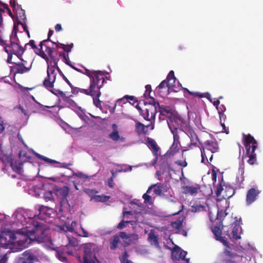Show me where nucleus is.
Masks as SVG:
<instances>
[{
	"mask_svg": "<svg viewBox=\"0 0 263 263\" xmlns=\"http://www.w3.org/2000/svg\"><path fill=\"white\" fill-rule=\"evenodd\" d=\"M22 230H19L16 233L19 235H24V238L16 240L17 237L15 234L11 232L5 234L4 236L0 235V247L4 248L15 249V251H22L27 247V240L29 236L28 233H26Z\"/></svg>",
	"mask_w": 263,
	"mask_h": 263,
	"instance_id": "obj_1",
	"label": "nucleus"
},
{
	"mask_svg": "<svg viewBox=\"0 0 263 263\" xmlns=\"http://www.w3.org/2000/svg\"><path fill=\"white\" fill-rule=\"evenodd\" d=\"M222 242L225 246L223 252L219 256L220 263H247L248 259L246 257L235 254L232 252V249L226 238L223 237H219L217 238Z\"/></svg>",
	"mask_w": 263,
	"mask_h": 263,
	"instance_id": "obj_2",
	"label": "nucleus"
},
{
	"mask_svg": "<svg viewBox=\"0 0 263 263\" xmlns=\"http://www.w3.org/2000/svg\"><path fill=\"white\" fill-rule=\"evenodd\" d=\"M57 70L60 75L63 78L65 82L71 87V83L69 82L68 79L64 74L61 69L58 66V63L52 64L47 66V77L45 78L43 82V86L47 90L50 91L52 93H54L52 90L54 87V83L55 81L57 78V73L55 70Z\"/></svg>",
	"mask_w": 263,
	"mask_h": 263,
	"instance_id": "obj_3",
	"label": "nucleus"
},
{
	"mask_svg": "<svg viewBox=\"0 0 263 263\" xmlns=\"http://www.w3.org/2000/svg\"><path fill=\"white\" fill-rule=\"evenodd\" d=\"M243 144L246 149V153L242 156V159L248 158L247 162L250 165L256 163V154L255 151L257 147V143L254 138L250 134H243Z\"/></svg>",
	"mask_w": 263,
	"mask_h": 263,
	"instance_id": "obj_4",
	"label": "nucleus"
},
{
	"mask_svg": "<svg viewBox=\"0 0 263 263\" xmlns=\"http://www.w3.org/2000/svg\"><path fill=\"white\" fill-rule=\"evenodd\" d=\"M51 42L52 44L51 47L44 44L45 50H43L42 52V58L46 61L47 66L52 64L55 65V64L58 63L59 61V59L55 55L57 54L58 49L60 48V43L52 41Z\"/></svg>",
	"mask_w": 263,
	"mask_h": 263,
	"instance_id": "obj_5",
	"label": "nucleus"
},
{
	"mask_svg": "<svg viewBox=\"0 0 263 263\" xmlns=\"http://www.w3.org/2000/svg\"><path fill=\"white\" fill-rule=\"evenodd\" d=\"M144 104L145 108L143 109L138 105L136 106L140 111V115L147 121L154 120L157 113V105H159V103L155 101L154 98H150L148 103L144 102Z\"/></svg>",
	"mask_w": 263,
	"mask_h": 263,
	"instance_id": "obj_6",
	"label": "nucleus"
},
{
	"mask_svg": "<svg viewBox=\"0 0 263 263\" xmlns=\"http://www.w3.org/2000/svg\"><path fill=\"white\" fill-rule=\"evenodd\" d=\"M167 122L173 137L180 136L179 134L184 131L189 124L180 117L170 118Z\"/></svg>",
	"mask_w": 263,
	"mask_h": 263,
	"instance_id": "obj_7",
	"label": "nucleus"
},
{
	"mask_svg": "<svg viewBox=\"0 0 263 263\" xmlns=\"http://www.w3.org/2000/svg\"><path fill=\"white\" fill-rule=\"evenodd\" d=\"M82 73L86 75L90 79V85L89 88L99 85V84H104L107 77L105 72L100 70H93L85 69V72Z\"/></svg>",
	"mask_w": 263,
	"mask_h": 263,
	"instance_id": "obj_8",
	"label": "nucleus"
},
{
	"mask_svg": "<svg viewBox=\"0 0 263 263\" xmlns=\"http://www.w3.org/2000/svg\"><path fill=\"white\" fill-rule=\"evenodd\" d=\"M5 46L4 49L8 54H14L20 59L22 60V57L25 48L20 45V41L18 42H10L9 44H6L4 41Z\"/></svg>",
	"mask_w": 263,
	"mask_h": 263,
	"instance_id": "obj_9",
	"label": "nucleus"
},
{
	"mask_svg": "<svg viewBox=\"0 0 263 263\" xmlns=\"http://www.w3.org/2000/svg\"><path fill=\"white\" fill-rule=\"evenodd\" d=\"M103 85V84H99V85L93 87L92 88H88V90H82L84 92V94L92 97L94 105L97 107L100 108L102 107L101 101L99 99V98L101 95L100 89L102 88Z\"/></svg>",
	"mask_w": 263,
	"mask_h": 263,
	"instance_id": "obj_10",
	"label": "nucleus"
},
{
	"mask_svg": "<svg viewBox=\"0 0 263 263\" xmlns=\"http://www.w3.org/2000/svg\"><path fill=\"white\" fill-rule=\"evenodd\" d=\"M200 149L203 148L204 152L210 151L212 154L219 151V147L216 140L214 138L206 140L204 143L200 142Z\"/></svg>",
	"mask_w": 263,
	"mask_h": 263,
	"instance_id": "obj_11",
	"label": "nucleus"
},
{
	"mask_svg": "<svg viewBox=\"0 0 263 263\" xmlns=\"http://www.w3.org/2000/svg\"><path fill=\"white\" fill-rule=\"evenodd\" d=\"M187 252L182 250L179 247L175 245L172 251V258L174 261H179L180 259L185 261L186 263H189L190 258L185 257Z\"/></svg>",
	"mask_w": 263,
	"mask_h": 263,
	"instance_id": "obj_12",
	"label": "nucleus"
},
{
	"mask_svg": "<svg viewBox=\"0 0 263 263\" xmlns=\"http://www.w3.org/2000/svg\"><path fill=\"white\" fill-rule=\"evenodd\" d=\"M259 193L260 191L257 189L252 187L249 189L246 195L247 205H249L256 201Z\"/></svg>",
	"mask_w": 263,
	"mask_h": 263,
	"instance_id": "obj_13",
	"label": "nucleus"
},
{
	"mask_svg": "<svg viewBox=\"0 0 263 263\" xmlns=\"http://www.w3.org/2000/svg\"><path fill=\"white\" fill-rule=\"evenodd\" d=\"M31 68V64L29 66L24 65L23 62L15 63V65L11 67V70L14 71L15 75L17 73L23 74L28 72Z\"/></svg>",
	"mask_w": 263,
	"mask_h": 263,
	"instance_id": "obj_14",
	"label": "nucleus"
},
{
	"mask_svg": "<svg viewBox=\"0 0 263 263\" xmlns=\"http://www.w3.org/2000/svg\"><path fill=\"white\" fill-rule=\"evenodd\" d=\"M173 143L166 153L168 156H174L176 154L178 153L180 150V136L173 137Z\"/></svg>",
	"mask_w": 263,
	"mask_h": 263,
	"instance_id": "obj_15",
	"label": "nucleus"
},
{
	"mask_svg": "<svg viewBox=\"0 0 263 263\" xmlns=\"http://www.w3.org/2000/svg\"><path fill=\"white\" fill-rule=\"evenodd\" d=\"M39 261L37 257L33 253L25 251L23 256L21 257L18 263H35Z\"/></svg>",
	"mask_w": 263,
	"mask_h": 263,
	"instance_id": "obj_16",
	"label": "nucleus"
},
{
	"mask_svg": "<svg viewBox=\"0 0 263 263\" xmlns=\"http://www.w3.org/2000/svg\"><path fill=\"white\" fill-rule=\"evenodd\" d=\"M48 42V40H44L41 41L40 43V48L37 47L35 43V41L33 40H30L29 42L25 45L26 47L28 45H30L33 49L34 52L42 58V52L43 51V47L44 43Z\"/></svg>",
	"mask_w": 263,
	"mask_h": 263,
	"instance_id": "obj_17",
	"label": "nucleus"
},
{
	"mask_svg": "<svg viewBox=\"0 0 263 263\" xmlns=\"http://www.w3.org/2000/svg\"><path fill=\"white\" fill-rule=\"evenodd\" d=\"M200 187L199 185L196 186H184L182 187V193L192 196L196 195Z\"/></svg>",
	"mask_w": 263,
	"mask_h": 263,
	"instance_id": "obj_18",
	"label": "nucleus"
},
{
	"mask_svg": "<svg viewBox=\"0 0 263 263\" xmlns=\"http://www.w3.org/2000/svg\"><path fill=\"white\" fill-rule=\"evenodd\" d=\"M146 141L148 147L152 151L153 155H156L157 153H158L160 151V147L158 146L156 141L149 137L146 138Z\"/></svg>",
	"mask_w": 263,
	"mask_h": 263,
	"instance_id": "obj_19",
	"label": "nucleus"
},
{
	"mask_svg": "<svg viewBox=\"0 0 263 263\" xmlns=\"http://www.w3.org/2000/svg\"><path fill=\"white\" fill-rule=\"evenodd\" d=\"M6 165H9L12 169L16 173L20 172L21 167L20 165H17L16 160L10 157H7L6 160L4 161Z\"/></svg>",
	"mask_w": 263,
	"mask_h": 263,
	"instance_id": "obj_20",
	"label": "nucleus"
},
{
	"mask_svg": "<svg viewBox=\"0 0 263 263\" xmlns=\"http://www.w3.org/2000/svg\"><path fill=\"white\" fill-rule=\"evenodd\" d=\"M157 107H159V110L160 115L165 116L166 117L168 118V119L171 118V116L172 115L174 111L173 109L171 107L163 105L160 106L159 104V105H157Z\"/></svg>",
	"mask_w": 263,
	"mask_h": 263,
	"instance_id": "obj_21",
	"label": "nucleus"
},
{
	"mask_svg": "<svg viewBox=\"0 0 263 263\" xmlns=\"http://www.w3.org/2000/svg\"><path fill=\"white\" fill-rule=\"evenodd\" d=\"M183 132L190 137L191 141H193L194 140H195V141H198L199 143L201 142L189 123L187 124L186 128H185Z\"/></svg>",
	"mask_w": 263,
	"mask_h": 263,
	"instance_id": "obj_22",
	"label": "nucleus"
},
{
	"mask_svg": "<svg viewBox=\"0 0 263 263\" xmlns=\"http://www.w3.org/2000/svg\"><path fill=\"white\" fill-rule=\"evenodd\" d=\"M109 248L111 250H115L118 248V244L120 242V239L118 234L113 235L109 239Z\"/></svg>",
	"mask_w": 263,
	"mask_h": 263,
	"instance_id": "obj_23",
	"label": "nucleus"
},
{
	"mask_svg": "<svg viewBox=\"0 0 263 263\" xmlns=\"http://www.w3.org/2000/svg\"><path fill=\"white\" fill-rule=\"evenodd\" d=\"M183 219L179 217L177 220L173 221L171 223V227L176 230V233L180 234L181 233V229L183 226Z\"/></svg>",
	"mask_w": 263,
	"mask_h": 263,
	"instance_id": "obj_24",
	"label": "nucleus"
},
{
	"mask_svg": "<svg viewBox=\"0 0 263 263\" xmlns=\"http://www.w3.org/2000/svg\"><path fill=\"white\" fill-rule=\"evenodd\" d=\"M59 93L62 98L63 101L69 106L74 107L76 106V102L70 98V97L66 96V93L61 90H59Z\"/></svg>",
	"mask_w": 263,
	"mask_h": 263,
	"instance_id": "obj_25",
	"label": "nucleus"
},
{
	"mask_svg": "<svg viewBox=\"0 0 263 263\" xmlns=\"http://www.w3.org/2000/svg\"><path fill=\"white\" fill-rule=\"evenodd\" d=\"M148 236V240L150 243L152 245H154L156 247H159L158 235L156 234L154 232L151 231Z\"/></svg>",
	"mask_w": 263,
	"mask_h": 263,
	"instance_id": "obj_26",
	"label": "nucleus"
},
{
	"mask_svg": "<svg viewBox=\"0 0 263 263\" xmlns=\"http://www.w3.org/2000/svg\"><path fill=\"white\" fill-rule=\"evenodd\" d=\"M90 245H87L85 247L84 249V255L83 256V263H95V262L92 259H90L89 258L91 255V251L89 248Z\"/></svg>",
	"mask_w": 263,
	"mask_h": 263,
	"instance_id": "obj_27",
	"label": "nucleus"
},
{
	"mask_svg": "<svg viewBox=\"0 0 263 263\" xmlns=\"http://www.w3.org/2000/svg\"><path fill=\"white\" fill-rule=\"evenodd\" d=\"M239 175L237 176L236 179V185L238 188H241V185L244 181V168L239 167L238 170Z\"/></svg>",
	"mask_w": 263,
	"mask_h": 263,
	"instance_id": "obj_28",
	"label": "nucleus"
},
{
	"mask_svg": "<svg viewBox=\"0 0 263 263\" xmlns=\"http://www.w3.org/2000/svg\"><path fill=\"white\" fill-rule=\"evenodd\" d=\"M15 13L17 23L19 21H24L26 20L25 10L22 9L21 7L14 11Z\"/></svg>",
	"mask_w": 263,
	"mask_h": 263,
	"instance_id": "obj_29",
	"label": "nucleus"
},
{
	"mask_svg": "<svg viewBox=\"0 0 263 263\" xmlns=\"http://www.w3.org/2000/svg\"><path fill=\"white\" fill-rule=\"evenodd\" d=\"M108 137L112 140L115 142L119 141H123L124 138L122 137H120L119 134L118 130L112 131L108 135Z\"/></svg>",
	"mask_w": 263,
	"mask_h": 263,
	"instance_id": "obj_30",
	"label": "nucleus"
},
{
	"mask_svg": "<svg viewBox=\"0 0 263 263\" xmlns=\"http://www.w3.org/2000/svg\"><path fill=\"white\" fill-rule=\"evenodd\" d=\"M135 122V130L138 135H141L142 134H145L146 133L145 132V125L138 121H136Z\"/></svg>",
	"mask_w": 263,
	"mask_h": 263,
	"instance_id": "obj_31",
	"label": "nucleus"
},
{
	"mask_svg": "<svg viewBox=\"0 0 263 263\" xmlns=\"http://www.w3.org/2000/svg\"><path fill=\"white\" fill-rule=\"evenodd\" d=\"M73 175L77 176V177L82 180L83 181L89 180V179L91 178V176H88L82 172L73 173Z\"/></svg>",
	"mask_w": 263,
	"mask_h": 263,
	"instance_id": "obj_32",
	"label": "nucleus"
},
{
	"mask_svg": "<svg viewBox=\"0 0 263 263\" xmlns=\"http://www.w3.org/2000/svg\"><path fill=\"white\" fill-rule=\"evenodd\" d=\"M35 155L39 159L44 160L45 162H48V163H50L51 164L52 163H59V162H58L54 160L49 159V158H48L45 156H44L43 155H41L38 153H35Z\"/></svg>",
	"mask_w": 263,
	"mask_h": 263,
	"instance_id": "obj_33",
	"label": "nucleus"
},
{
	"mask_svg": "<svg viewBox=\"0 0 263 263\" xmlns=\"http://www.w3.org/2000/svg\"><path fill=\"white\" fill-rule=\"evenodd\" d=\"M110 199V196H106L104 194L101 195H97L94 197V199L98 202H105Z\"/></svg>",
	"mask_w": 263,
	"mask_h": 263,
	"instance_id": "obj_34",
	"label": "nucleus"
},
{
	"mask_svg": "<svg viewBox=\"0 0 263 263\" xmlns=\"http://www.w3.org/2000/svg\"><path fill=\"white\" fill-rule=\"evenodd\" d=\"M31 233L36 234V235H39L40 233H43L44 231L43 228L39 224H36L34 228L30 231Z\"/></svg>",
	"mask_w": 263,
	"mask_h": 263,
	"instance_id": "obj_35",
	"label": "nucleus"
},
{
	"mask_svg": "<svg viewBox=\"0 0 263 263\" xmlns=\"http://www.w3.org/2000/svg\"><path fill=\"white\" fill-rule=\"evenodd\" d=\"M185 90L189 94H190V95H192V96H193L194 97H198L200 98H203L204 97L208 98V96H210L209 93H204V95L203 93H199V92H192V91H190L189 90H188L187 88H185Z\"/></svg>",
	"mask_w": 263,
	"mask_h": 263,
	"instance_id": "obj_36",
	"label": "nucleus"
},
{
	"mask_svg": "<svg viewBox=\"0 0 263 263\" xmlns=\"http://www.w3.org/2000/svg\"><path fill=\"white\" fill-rule=\"evenodd\" d=\"M73 47V44L71 43L70 44L65 45L64 44L60 43V48L63 49L64 51L66 52L68 54L71 51V49Z\"/></svg>",
	"mask_w": 263,
	"mask_h": 263,
	"instance_id": "obj_37",
	"label": "nucleus"
},
{
	"mask_svg": "<svg viewBox=\"0 0 263 263\" xmlns=\"http://www.w3.org/2000/svg\"><path fill=\"white\" fill-rule=\"evenodd\" d=\"M226 110V108H224V110H222V109H220V110H218V114L219 115L220 120V124L221 126L223 127V129H226V126L224 125V123L222 122V119H223L224 120V119L226 118V115L224 114V112Z\"/></svg>",
	"mask_w": 263,
	"mask_h": 263,
	"instance_id": "obj_38",
	"label": "nucleus"
},
{
	"mask_svg": "<svg viewBox=\"0 0 263 263\" xmlns=\"http://www.w3.org/2000/svg\"><path fill=\"white\" fill-rule=\"evenodd\" d=\"M212 231L215 236L216 239L221 236L222 231L219 227L217 226L214 227Z\"/></svg>",
	"mask_w": 263,
	"mask_h": 263,
	"instance_id": "obj_39",
	"label": "nucleus"
},
{
	"mask_svg": "<svg viewBox=\"0 0 263 263\" xmlns=\"http://www.w3.org/2000/svg\"><path fill=\"white\" fill-rule=\"evenodd\" d=\"M152 91V88L151 85H146L145 86V92L144 93V97L145 98H148L149 100H150V98H152L150 96V93Z\"/></svg>",
	"mask_w": 263,
	"mask_h": 263,
	"instance_id": "obj_40",
	"label": "nucleus"
},
{
	"mask_svg": "<svg viewBox=\"0 0 263 263\" xmlns=\"http://www.w3.org/2000/svg\"><path fill=\"white\" fill-rule=\"evenodd\" d=\"M18 42L20 41L17 36V31L12 30L11 35L10 36V42Z\"/></svg>",
	"mask_w": 263,
	"mask_h": 263,
	"instance_id": "obj_41",
	"label": "nucleus"
},
{
	"mask_svg": "<svg viewBox=\"0 0 263 263\" xmlns=\"http://www.w3.org/2000/svg\"><path fill=\"white\" fill-rule=\"evenodd\" d=\"M118 235L119 236V239L122 238L123 239H129L132 236V235L131 234H127L126 232H120L118 234Z\"/></svg>",
	"mask_w": 263,
	"mask_h": 263,
	"instance_id": "obj_42",
	"label": "nucleus"
},
{
	"mask_svg": "<svg viewBox=\"0 0 263 263\" xmlns=\"http://www.w3.org/2000/svg\"><path fill=\"white\" fill-rule=\"evenodd\" d=\"M85 192L89 195L92 199H94V197L96 196V194L98 193V191L93 189H87L85 190Z\"/></svg>",
	"mask_w": 263,
	"mask_h": 263,
	"instance_id": "obj_43",
	"label": "nucleus"
},
{
	"mask_svg": "<svg viewBox=\"0 0 263 263\" xmlns=\"http://www.w3.org/2000/svg\"><path fill=\"white\" fill-rule=\"evenodd\" d=\"M124 98L128 100V101L132 104L138 102V100L133 96L126 95L124 97Z\"/></svg>",
	"mask_w": 263,
	"mask_h": 263,
	"instance_id": "obj_44",
	"label": "nucleus"
},
{
	"mask_svg": "<svg viewBox=\"0 0 263 263\" xmlns=\"http://www.w3.org/2000/svg\"><path fill=\"white\" fill-rule=\"evenodd\" d=\"M2 6L4 8V9H5V11L7 12V13L8 14V15L12 18H14V15H13L12 13L11 12V11L10 9L9 8L8 5L7 4L5 3H2Z\"/></svg>",
	"mask_w": 263,
	"mask_h": 263,
	"instance_id": "obj_45",
	"label": "nucleus"
},
{
	"mask_svg": "<svg viewBox=\"0 0 263 263\" xmlns=\"http://www.w3.org/2000/svg\"><path fill=\"white\" fill-rule=\"evenodd\" d=\"M130 222L129 221L122 220L117 226L118 229H123L125 228L127 225Z\"/></svg>",
	"mask_w": 263,
	"mask_h": 263,
	"instance_id": "obj_46",
	"label": "nucleus"
},
{
	"mask_svg": "<svg viewBox=\"0 0 263 263\" xmlns=\"http://www.w3.org/2000/svg\"><path fill=\"white\" fill-rule=\"evenodd\" d=\"M204 208V206L201 205H193L192 206V211L194 212H199L201 210H203Z\"/></svg>",
	"mask_w": 263,
	"mask_h": 263,
	"instance_id": "obj_47",
	"label": "nucleus"
},
{
	"mask_svg": "<svg viewBox=\"0 0 263 263\" xmlns=\"http://www.w3.org/2000/svg\"><path fill=\"white\" fill-rule=\"evenodd\" d=\"M176 78L175 77L174 72L171 70L168 74L165 80L173 81V82L176 81Z\"/></svg>",
	"mask_w": 263,
	"mask_h": 263,
	"instance_id": "obj_48",
	"label": "nucleus"
},
{
	"mask_svg": "<svg viewBox=\"0 0 263 263\" xmlns=\"http://www.w3.org/2000/svg\"><path fill=\"white\" fill-rule=\"evenodd\" d=\"M201 156V162L205 163V159L208 161V154L206 152H204L203 148L200 149Z\"/></svg>",
	"mask_w": 263,
	"mask_h": 263,
	"instance_id": "obj_49",
	"label": "nucleus"
},
{
	"mask_svg": "<svg viewBox=\"0 0 263 263\" xmlns=\"http://www.w3.org/2000/svg\"><path fill=\"white\" fill-rule=\"evenodd\" d=\"M70 87L71 88V92L73 94L78 93L79 92L84 93V92H83L82 90H88V89H83V88H78V87H73L72 84H71V87Z\"/></svg>",
	"mask_w": 263,
	"mask_h": 263,
	"instance_id": "obj_50",
	"label": "nucleus"
},
{
	"mask_svg": "<svg viewBox=\"0 0 263 263\" xmlns=\"http://www.w3.org/2000/svg\"><path fill=\"white\" fill-rule=\"evenodd\" d=\"M197 141H195V140H194L193 141H191L190 143L188 145H187V149H183V152H185V151H186L187 150H189V149H193L194 146H197Z\"/></svg>",
	"mask_w": 263,
	"mask_h": 263,
	"instance_id": "obj_51",
	"label": "nucleus"
},
{
	"mask_svg": "<svg viewBox=\"0 0 263 263\" xmlns=\"http://www.w3.org/2000/svg\"><path fill=\"white\" fill-rule=\"evenodd\" d=\"M10 5L13 8V11L21 7V5L16 4L15 0H10Z\"/></svg>",
	"mask_w": 263,
	"mask_h": 263,
	"instance_id": "obj_52",
	"label": "nucleus"
},
{
	"mask_svg": "<svg viewBox=\"0 0 263 263\" xmlns=\"http://www.w3.org/2000/svg\"><path fill=\"white\" fill-rule=\"evenodd\" d=\"M226 214L223 212L222 210L220 211H218L217 214V219L219 220H222L223 219L224 217L226 216Z\"/></svg>",
	"mask_w": 263,
	"mask_h": 263,
	"instance_id": "obj_53",
	"label": "nucleus"
},
{
	"mask_svg": "<svg viewBox=\"0 0 263 263\" xmlns=\"http://www.w3.org/2000/svg\"><path fill=\"white\" fill-rule=\"evenodd\" d=\"M165 87H167V84L166 80H164L162 81L160 84L158 86L156 89H161Z\"/></svg>",
	"mask_w": 263,
	"mask_h": 263,
	"instance_id": "obj_54",
	"label": "nucleus"
},
{
	"mask_svg": "<svg viewBox=\"0 0 263 263\" xmlns=\"http://www.w3.org/2000/svg\"><path fill=\"white\" fill-rule=\"evenodd\" d=\"M142 197L144 199V202L145 203H150L152 201L151 196L147 195L146 193L144 194Z\"/></svg>",
	"mask_w": 263,
	"mask_h": 263,
	"instance_id": "obj_55",
	"label": "nucleus"
},
{
	"mask_svg": "<svg viewBox=\"0 0 263 263\" xmlns=\"http://www.w3.org/2000/svg\"><path fill=\"white\" fill-rule=\"evenodd\" d=\"M63 61L66 64L69 66H70L72 64L69 60V55L68 53H67L66 56H64V58L63 59Z\"/></svg>",
	"mask_w": 263,
	"mask_h": 263,
	"instance_id": "obj_56",
	"label": "nucleus"
},
{
	"mask_svg": "<svg viewBox=\"0 0 263 263\" xmlns=\"http://www.w3.org/2000/svg\"><path fill=\"white\" fill-rule=\"evenodd\" d=\"M17 24L21 25L22 26L23 29H24V30L25 32H26L27 33H28V27H27V26L26 25L25 21H19L18 23H17Z\"/></svg>",
	"mask_w": 263,
	"mask_h": 263,
	"instance_id": "obj_57",
	"label": "nucleus"
},
{
	"mask_svg": "<svg viewBox=\"0 0 263 263\" xmlns=\"http://www.w3.org/2000/svg\"><path fill=\"white\" fill-rule=\"evenodd\" d=\"M175 163L179 166L185 167L187 166V162L186 161L177 160L175 161Z\"/></svg>",
	"mask_w": 263,
	"mask_h": 263,
	"instance_id": "obj_58",
	"label": "nucleus"
},
{
	"mask_svg": "<svg viewBox=\"0 0 263 263\" xmlns=\"http://www.w3.org/2000/svg\"><path fill=\"white\" fill-rule=\"evenodd\" d=\"M44 199L46 201L52 200L53 195L52 193L50 192L47 194V195H45Z\"/></svg>",
	"mask_w": 263,
	"mask_h": 263,
	"instance_id": "obj_59",
	"label": "nucleus"
},
{
	"mask_svg": "<svg viewBox=\"0 0 263 263\" xmlns=\"http://www.w3.org/2000/svg\"><path fill=\"white\" fill-rule=\"evenodd\" d=\"M112 177H111L108 179V185L111 188H112L114 186V182L113 181V177H114V173H112Z\"/></svg>",
	"mask_w": 263,
	"mask_h": 263,
	"instance_id": "obj_60",
	"label": "nucleus"
},
{
	"mask_svg": "<svg viewBox=\"0 0 263 263\" xmlns=\"http://www.w3.org/2000/svg\"><path fill=\"white\" fill-rule=\"evenodd\" d=\"M232 234L233 238L235 239H238L240 238V237L238 235V232L237 229H233L232 231Z\"/></svg>",
	"mask_w": 263,
	"mask_h": 263,
	"instance_id": "obj_61",
	"label": "nucleus"
},
{
	"mask_svg": "<svg viewBox=\"0 0 263 263\" xmlns=\"http://www.w3.org/2000/svg\"><path fill=\"white\" fill-rule=\"evenodd\" d=\"M222 190H223L222 186L221 185V184H219L217 187V190H216V194L217 196H219Z\"/></svg>",
	"mask_w": 263,
	"mask_h": 263,
	"instance_id": "obj_62",
	"label": "nucleus"
},
{
	"mask_svg": "<svg viewBox=\"0 0 263 263\" xmlns=\"http://www.w3.org/2000/svg\"><path fill=\"white\" fill-rule=\"evenodd\" d=\"M167 84V88L168 89L170 88H172L174 86V83L175 82H173V81H168L166 80Z\"/></svg>",
	"mask_w": 263,
	"mask_h": 263,
	"instance_id": "obj_63",
	"label": "nucleus"
},
{
	"mask_svg": "<svg viewBox=\"0 0 263 263\" xmlns=\"http://www.w3.org/2000/svg\"><path fill=\"white\" fill-rule=\"evenodd\" d=\"M154 192L156 195H161L162 193V190L160 187L158 186L157 188H155L154 190Z\"/></svg>",
	"mask_w": 263,
	"mask_h": 263,
	"instance_id": "obj_64",
	"label": "nucleus"
}]
</instances>
